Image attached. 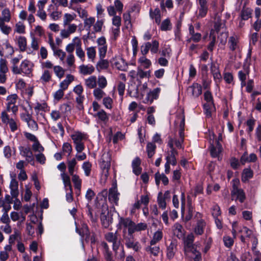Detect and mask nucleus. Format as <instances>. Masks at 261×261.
Wrapping results in <instances>:
<instances>
[{
    "label": "nucleus",
    "instance_id": "obj_1",
    "mask_svg": "<svg viewBox=\"0 0 261 261\" xmlns=\"http://www.w3.org/2000/svg\"><path fill=\"white\" fill-rule=\"evenodd\" d=\"M82 43L81 39L78 37H74L71 42L68 43L65 47V50L67 53L73 52L75 49V54L82 62L85 60V53L82 47Z\"/></svg>",
    "mask_w": 261,
    "mask_h": 261
},
{
    "label": "nucleus",
    "instance_id": "obj_2",
    "mask_svg": "<svg viewBox=\"0 0 261 261\" xmlns=\"http://www.w3.org/2000/svg\"><path fill=\"white\" fill-rule=\"evenodd\" d=\"M251 49L250 48L248 50L246 58L244 62L243 69L238 72V78L241 81V85L242 87H244L246 85V80L247 77L249 76L250 73V65L251 64Z\"/></svg>",
    "mask_w": 261,
    "mask_h": 261
},
{
    "label": "nucleus",
    "instance_id": "obj_3",
    "mask_svg": "<svg viewBox=\"0 0 261 261\" xmlns=\"http://www.w3.org/2000/svg\"><path fill=\"white\" fill-rule=\"evenodd\" d=\"M175 123L176 125L179 124V139L177 140L176 139H172L174 140L173 141V146L175 145V146L178 148H183L182 143L184 141L185 138V117L182 114H179L176 120H175ZM172 138H169V139Z\"/></svg>",
    "mask_w": 261,
    "mask_h": 261
},
{
    "label": "nucleus",
    "instance_id": "obj_4",
    "mask_svg": "<svg viewBox=\"0 0 261 261\" xmlns=\"http://www.w3.org/2000/svg\"><path fill=\"white\" fill-rule=\"evenodd\" d=\"M77 153L82 152L85 149L84 142L88 139V135L80 132H75L71 135Z\"/></svg>",
    "mask_w": 261,
    "mask_h": 261
},
{
    "label": "nucleus",
    "instance_id": "obj_5",
    "mask_svg": "<svg viewBox=\"0 0 261 261\" xmlns=\"http://www.w3.org/2000/svg\"><path fill=\"white\" fill-rule=\"evenodd\" d=\"M233 181L234 184L231 191L232 200L239 201L240 203L244 202L246 199L245 192L243 189H240L237 187V185L238 184L239 182L238 179H233Z\"/></svg>",
    "mask_w": 261,
    "mask_h": 261
},
{
    "label": "nucleus",
    "instance_id": "obj_6",
    "mask_svg": "<svg viewBox=\"0 0 261 261\" xmlns=\"http://www.w3.org/2000/svg\"><path fill=\"white\" fill-rule=\"evenodd\" d=\"M18 96L16 94L9 95L7 97L6 103V110L3 111H6L7 113L12 112L14 115H16L18 110V107L16 105Z\"/></svg>",
    "mask_w": 261,
    "mask_h": 261
},
{
    "label": "nucleus",
    "instance_id": "obj_7",
    "mask_svg": "<svg viewBox=\"0 0 261 261\" xmlns=\"http://www.w3.org/2000/svg\"><path fill=\"white\" fill-rule=\"evenodd\" d=\"M47 107V104L45 102H37L34 107L37 119L41 124H45L46 122L45 112Z\"/></svg>",
    "mask_w": 261,
    "mask_h": 261
},
{
    "label": "nucleus",
    "instance_id": "obj_8",
    "mask_svg": "<svg viewBox=\"0 0 261 261\" xmlns=\"http://www.w3.org/2000/svg\"><path fill=\"white\" fill-rule=\"evenodd\" d=\"M1 120L4 124L8 125L11 131L15 132L18 129V120L15 117L10 118L6 111H2L1 116Z\"/></svg>",
    "mask_w": 261,
    "mask_h": 261
},
{
    "label": "nucleus",
    "instance_id": "obj_9",
    "mask_svg": "<svg viewBox=\"0 0 261 261\" xmlns=\"http://www.w3.org/2000/svg\"><path fill=\"white\" fill-rule=\"evenodd\" d=\"M64 28L61 29L60 36L62 39L69 38L72 34L75 33L78 29V25L75 23L63 24Z\"/></svg>",
    "mask_w": 261,
    "mask_h": 261
},
{
    "label": "nucleus",
    "instance_id": "obj_10",
    "mask_svg": "<svg viewBox=\"0 0 261 261\" xmlns=\"http://www.w3.org/2000/svg\"><path fill=\"white\" fill-rule=\"evenodd\" d=\"M96 43L99 58L100 59H104L106 57L108 49V45L106 38L103 36L98 38L96 40Z\"/></svg>",
    "mask_w": 261,
    "mask_h": 261
},
{
    "label": "nucleus",
    "instance_id": "obj_11",
    "mask_svg": "<svg viewBox=\"0 0 261 261\" xmlns=\"http://www.w3.org/2000/svg\"><path fill=\"white\" fill-rule=\"evenodd\" d=\"M173 141L174 140L171 138L169 139L168 146L170 148L171 150L168 155L166 157V160L167 162L175 166L177 163L176 156L178 154V152L173 147Z\"/></svg>",
    "mask_w": 261,
    "mask_h": 261
},
{
    "label": "nucleus",
    "instance_id": "obj_12",
    "mask_svg": "<svg viewBox=\"0 0 261 261\" xmlns=\"http://www.w3.org/2000/svg\"><path fill=\"white\" fill-rule=\"evenodd\" d=\"M34 64L30 61L24 60L20 64L21 71L23 75L31 77L33 75Z\"/></svg>",
    "mask_w": 261,
    "mask_h": 261
},
{
    "label": "nucleus",
    "instance_id": "obj_13",
    "mask_svg": "<svg viewBox=\"0 0 261 261\" xmlns=\"http://www.w3.org/2000/svg\"><path fill=\"white\" fill-rule=\"evenodd\" d=\"M124 239L128 248L132 249L136 252L139 251L141 248L140 244L135 240L133 234H128V236H125Z\"/></svg>",
    "mask_w": 261,
    "mask_h": 261
},
{
    "label": "nucleus",
    "instance_id": "obj_14",
    "mask_svg": "<svg viewBox=\"0 0 261 261\" xmlns=\"http://www.w3.org/2000/svg\"><path fill=\"white\" fill-rule=\"evenodd\" d=\"M111 153L109 152H103L100 159V166L101 168L104 171L106 170L107 173L111 166Z\"/></svg>",
    "mask_w": 261,
    "mask_h": 261
},
{
    "label": "nucleus",
    "instance_id": "obj_15",
    "mask_svg": "<svg viewBox=\"0 0 261 261\" xmlns=\"http://www.w3.org/2000/svg\"><path fill=\"white\" fill-rule=\"evenodd\" d=\"M133 225L134 222L129 218H124L122 217L119 218V223L118 225L120 228H124V230L127 229L128 234H132Z\"/></svg>",
    "mask_w": 261,
    "mask_h": 261
},
{
    "label": "nucleus",
    "instance_id": "obj_16",
    "mask_svg": "<svg viewBox=\"0 0 261 261\" xmlns=\"http://www.w3.org/2000/svg\"><path fill=\"white\" fill-rule=\"evenodd\" d=\"M194 241V236L192 233H191L187 236L186 238L184 241V245H185V254L187 256L189 255V253L190 252L192 251V250L195 249L193 246V242Z\"/></svg>",
    "mask_w": 261,
    "mask_h": 261
},
{
    "label": "nucleus",
    "instance_id": "obj_17",
    "mask_svg": "<svg viewBox=\"0 0 261 261\" xmlns=\"http://www.w3.org/2000/svg\"><path fill=\"white\" fill-rule=\"evenodd\" d=\"M108 14L113 16L112 24L114 27H120L121 24V18L120 16L116 15V11L114 6H110L107 7Z\"/></svg>",
    "mask_w": 261,
    "mask_h": 261
},
{
    "label": "nucleus",
    "instance_id": "obj_18",
    "mask_svg": "<svg viewBox=\"0 0 261 261\" xmlns=\"http://www.w3.org/2000/svg\"><path fill=\"white\" fill-rule=\"evenodd\" d=\"M20 154L25 158L28 163H34V158L33 152L29 147L20 146L19 147Z\"/></svg>",
    "mask_w": 261,
    "mask_h": 261
},
{
    "label": "nucleus",
    "instance_id": "obj_19",
    "mask_svg": "<svg viewBox=\"0 0 261 261\" xmlns=\"http://www.w3.org/2000/svg\"><path fill=\"white\" fill-rule=\"evenodd\" d=\"M228 46L230 50L232 51H240L241 48L239 38L237 36H231L228 41Z\"/></svg>",
    "mask_w": 261,
    "mask_h": 261
},
{
    "label": "nucleus",
    "instance_id": "obj_20",
    "mask_svg": "<svg viewBox=\"0 0 261 261\" xmlns=\"http://www.w3.org/2000/svg\"><path fill=\"white\" fill-rule=\"evenodd\" d=\"M119 193L118 192L116 185H113L109 191V200L112 203L118 204Z\"/></svg>",
    "mask_w": 261,
    "mask_h": 261
},
{
    "label": "nucleus",
    "instance_id": "obj_21",
    "mask_svg": "<svg viewBox=\"0 0 261 261\" xmlns=\"http://www.w3.org/2000/svg\"><path fill=\"white\" fill-rule=\"evenodd\" d=\"M198 6V17H204L206 16L208 11V4L207 0H196Z\"/></svg>",
    "mask_w": 261,
    "mask_h": 261
},
{
    "label": "nucleus",
    "instance_id": "obj_22",
    "mask_svg": "<svg viewBox=\"0 0 261 261\" xmlns=\"http://www.w3.org/2000/svg\"><path fill=\"white\" fill-rule=\"evenodd\" d=\"M10 194L13 198H16L19 195L18 182L13 177L10 184Z\"/></svg>",
    "mask_w": 261,
    "mask_h": 261
},
{
    "label": "nucleus",
    "instance_id": "obj_23",
    "mask_svg": "<svg viewBox=\"0 0 261 261\" xmlns=\"http://www.w3.org/2000/svg\"><path fill=\"white\" fill-rule=\"evenodd\" d=\"M15 41L19 47L20 51H25L27 48V40L24 36H16L15 38Z\"/></svg>",
    "mask_w": 261,
    "mask_h": 261
},
{
    "label": "nucleus",
    "instance_id": "obj_24",
    "mask_svg": "<svg viewBox=\"0 0 261 261\" xmlns=\"http://www.w3.org/2000/svg\"><path fill=\"white\" fill-rule=\"evenodd\" d=\"M188 92L195 97H198L202 93V87L198 83H194L188 89Z\"/></svg>",
    "mask_w": 261,
    "mask_h": 261
},
{
    "label": "nucleus",
    "instance_id": "obj_25",
    "mask_svg": "<svg viewBox=\"0 0 261 261\" xmlns=\"http://www.w3.org/2000/svg\"><path fill=\"white\" fill-rule=\"evenodd\" d=\"M13 12L10 10L8 7L4 8L1 11V17H0V21H6L9 22L12 17Z\"/></svg>",
    "mask_w": 261,
    "mask_h": 261
},
{
    "label": "nucleus",
    "instance_id": "obj_26",
    "mask_svg": "<svg viewBox=\"0 0 261 261\" xmlns=\"http://www.w3.org/2000/svg\"><path fill=\"white\" fill-rule=\"evenodd\" d=\"M105 239L109 242L113 243V248L114 250L117 249L119 243L117 241V236L116 233L111 232H108L105 234Z\"/></svg>",
    "mask_w": 261,
    "mask_h": 261
},
{
    "label": "nucleus",
    "instance_id": "obj_27",
    "mask_svg": "<svg viewBox=\"0 0 261 261\" xmlns=\"http://www.w3.org/2000/svg\"><path fill=\"white\" fill-rule=\"evenodd\" d=\"M113 65L120 70H125L127 65L125 61L120 57H116L113 60Z\"/></svg>",
    "mask_w": 261,
    "mask_h": 261
},
{
    "label": "nucleus",
    "instance_id": "obj_28",
    "mask_svg": "<svg viewBox=\"0 0 261 261\" xmlns=\"http://www.w3.org/2000/svg\"><path fill=\"white\" fill-rule=\"evenodd\" d=\"M257 160V156L255 154L252 153L248 154L247 152L244 153L240 159V162L242 164L244 165L246 163L254 162Z\"/></svg>",
    "mask_w": 261,
    "mask_h": 261
},
{
    "label": "nucleus",
    "instance_id": "obj_29",
    "mask_svg": "<svg viewBox=\"0 0 261 261\" xmlns=\"http://www.w3.org/2000/svg\"><path fill=\"white\" fill-rule=\"evenodd\" d=\"M206 226V223L203 219L197 221L196 224L194 227V231L197 235H201L204 232V229Z\"/></svg>",
    "mask_w": 261,
    "mask_h": 261
},
{
    "label": "nucleus",
    "instance_id": "obj_30",
    "mask_svg": "<svg viewBox=\"0 0 261 261\" xmlns=\"http://www.w3.org/2000/svg\"><path fill=\"white\" fill-rule=\"evenodd\" d=\"M102 225L105 228H108L112 222V217L109 215V212H102L100 215Z\"/></svg>",
    "mask_w": 261,
    "mask_h": 261
},
{
    "label": "nucleus",
    "instance_id": "obj_31",
    "mask_svg": "<svg viewBox=\"0 0 261 261\" xmlns=\"http://www.w3.org/2000/svg\"><path fill=\"white\" fill-rule=\"evenodd\" d=\"M138 62L139 64L138 68L141 69H148L152 65L151 61L147 59L146 56H141L140 57Z\"/></svg>",
    "mask_w": 261,
    "mask_h": 261
},
{
    "label": "nucleus",
    "instance_id": "obj_32",
    "mask_svg": "<svg viewBox=\"0 0 261 261\" xmlns=\"http://www.w3.org/2000/svg\"><path fill=\"white\" fill-rule=\"evenodd\" d=\"M93 116L97 118L98 121L103 124H106L109 120V116L103 110H100L96 113L93 114Z\"/></svg>",
    "mask_w": 261,
    "mask_h": 261
},
{
    "label": "nucleus",
    "instance_id": "obj_33",
    "mask_svg": "<svg viewBox=\"0 0 261 261\" xmlns=\"http://www.w3.org/2000/svg\"><path fill=\"white\" fill-rule=\"evenodd\" d=\"M74 80V77L71 74H67L65 80L60 83V88L63 91L66 90L68 89L69 85Z\"/></svg>",
    "mask_w": 261,
    "mask_h": 261
},
{
    "label": "nucleus",
    "instance_id": "obj_34",
    "mask_svg": "<svg viewBox=\"0 0 261 261\" xmlns=\"http://www.w3.org/2000/svg\"><path fill=\"white\" fill-rule=\"evenodd\" d=\"M176 251L177 245L175 243L172 242L167 248L166 255L168 258L170 259L173 258Z\"/></svg>",
    "mask_w": 261,
    "mask_h": 261
},
{
    "label": "nucleus",
    "instance_id": "obj_35",
    "mask_svg": "<svg viewBox=\"0 0 261 261\" xmlns=\"http://www.w3.org/2000/svg\"><path fill=\"white\" fill-rule=\"evenodd\" d=\"M210 152L213 158L217 157L221 152L222 148L221 145L219 143H217L216 146H214L211 142Z\"/></svg>",
    "mask_w": 261,
    "mask_h": 261
},
{
    "label": "nucleus",
    "instance_id": "obj_36",
    "mask_svg": "<svg viewBox=\"0 0 261 261\" xmlns=\"http://www.w3.org/2000/svg\"><path fill=\"white\" fill-rule=\"evenodd\" d=\"M10 218L14 222L19 221L20 223H22L25 220V216L22 212H12L10 213Z\"/></svg>",
    "mask_w": 261,
    "mask_h": 261
},
{
    "label": "nucleus",
    "instance_id": "obj_37",
    "mask_svg": "<svg viewBox=\"0 0 261 261\" xmlns=\"http://www.w3.org/2000/svg\"><path fill=\"white\" fill-rule=\"evenodd\" d=\"M141 164V161L139 158H136L132 162V166L133 168V171L134 174L137 175H139L141 172L142 169L140 165Z\"/></svg>",
    "mask_w": 261,
    "mask_h": 261
},
{
    "label": "nucleus",
    "instance_id": "obj_38",
    "mask_svg": "<svg viewBox=\"0 0 261 261\" xmlns=\"http://www.w3.org/2000/svg\"><path fill=\"white\" fill-rule=\"evenodd\" d=\"M52 72L48 70L45 69L40 77V82L43 84L49 83L51 80Z\"/></svg>",
    "mask_w": 261,
    "mask_h": 261
},
{
    "label": "nucleus",
    "instance_id": "obj_39",
    "mask_svg": "<svg viewBox=\"0 0 261 261\" xmlns=\"http://www.w3.org/2000/svg\"><path fill=\"white\" fill-rule=\"evenodd\" d=\"M174 234L178 238H181L184 236V229L180 224L176 223L173 227Z\"/></svg>",
    "mask_w": 261,
    "mask_h": 261
},
{
    "label": "nucleus",
    "instance_id": "obj_40",
    "mask_svg": "<svg viewBox=\"0 0 261 261\" xmlns=\"http://www.w3.org/2000/svg\"><path fill=\"white\" fill-rule=\"evenodd\" d=\"M155 184L157 186L160 185V181H162L164 185L168 184L169 180L168 177L164 174H160L157 172L154 175Z\"/></svg>",
    "mask_w": 261,
    "mask_h": 261
},
{
    "label": "nucleus",
    "instance_id": "obj_41",
    "mask_svg": "<svg viewBox=\"0 0 261 261\" xmlns=\"http://www.w3.org/2000/svg\"><path fill=\"white\" fill-rule=\"evenodd\" d=\"M80 72L84 75L92 74L94 71V68L91 65H82L79 67Z\"/></svg>",
    "mask_w": 261,
    "mask_h": 261
},
{
    "label": "nucleus",
    "instance_id": "obj_42",
    "mask_svg": "<svg viewBox=\"0 0 261 261\" xmlns=\"http://www.w3.org/2000/svg\"><path fill=\"white\" fill-rule=\"evenodd\" d=\"M97 84V78L94 75L89 76L85 80V84L86 86L90 89L95 88Z\"/></svg>",
    "mask_w": 261,
    "mask_h": 261
},
{
    "label": "nucleus",
    "instance_id": "obj_43",
    "mask_svg": "<svg viewBox=\"0 0 261 261\" xmlns=\"http://www.w3.org/2000/svg\"><path fill=\"white\" fill-rule=\"evenodd\" d=\"M76 17V15L74 13H65L63 17V24H72L71 22L75 19Z\"/></svg>",
    "mask_w": 261,
    "mask_h": 261
},
{
    "label": "nucleus",
    "instance_id": "obj_44",
    "mask_svg": "<svg viewBox=\"0 0 261 261\" xmlns=\"http://www.w3.org/2000/svg\"><path fill=\"white\" fill-rule=\"evenodd\" d=\"M150 16L152 19L155 20V22L159 24L161 22V12L159 9H155L153 11L150 10Z\"/></svg>",
    "mask_w": 261,
    "mask_h": 261
},
{
    "label": "nucleus",
    "instance_id": "obj_45",
    "mask_svg": "<svg viewBox=\"0 0 261 261\" xmlns=\"http://www.w3.org/2000/svg\"><path fill=\"white\" fill-rule=\"evenodd\" d=\"M216 34H215V31L211 30L210 34V40L211 42L207 46V49L210 51H213L216 43Z\"/></svg>",
    "mask_w": 261,
    "mask_h": 261
},
{
    "label": "nucleus",
    "instance_id": "obj_46",
    "mask_svg": "<svg viewBox=\"0 0 261 261\" xmlns=\"http://www.w3.org/2000/svg\"><path fill=\"white\" fill-rule=\"evenodd\" d=\"M72 176V180L74 184V188L78 190L79 193L81 192L82 187V179L76 174L71 175Z\"/></svg>",
    "mask_w": 261,
    "mask_h": 261
},
{
    "label": "nucleus",
    "instance_id": "obj_47",
    "mask_svg": "<svg viewBox=\"0 0 261 261\" xmlns=\"http://www.w3.org/2000/svg\"><path fill=\"white\" fill-rule=\"evenodd\" d=\"M103 88L99 87L95 88L93 92V96L97 100H101L105 95L106 93L103 91Z\"/></svg>",
    "mask_w": 261,
    "mask_h": 261
},
{
    "label": "nucleus",
    "instance_id": "obj_48",
    "mask_svg": "<svg viewBox=\"0 0 261 261\" xmlns=\"http://www.w3.org/2000/svg\"><path fill=\"white\" fill-rule=\"evenodd\" d=\"M73 10L78 14L79 17L81 19L84 20L88 17V13L85 9H84L81 7H77L73 8Z\"/></svg>",
    "mask_w": 261,
    "mask_h": 261
},
{
    "label": "nucleus",
    "instance_id": "obj_49",
    "mask_svg": "<svg viewBox=\"0 0 261 261\" xmlns=\"http://www.w3.org/2000/svg\"><path fill=\"white\" fill-rule=\"evenodd\" d=\"M72 151V147L71 145L68 142H65L63 143L62 147V153L64 155H66L67 156H69Z\"/></svg>",
    "mask_w": 261,
    "mask_h": 261
},
{
    "label": "nucleus",
    "instance_id": "obj_50",
    "mask_svg": "<svg viewBox=\"0 0 261 261\" xmlns=\"http://www.w3.org/2000/svg\"><path fill=\"white\" fill-rule=\"evenodd\" d=\"M204 113L206 117H211L212 116V112L214 110V102L206 103L203 105Z\"/></svg>",
    "mask_w": 261,
    "mask_h": 261
},
{
    "label": "nucleus",
    "instance_id": "obj_51",
    "mask_svg": "<svg viewBox=\"0 0 261 261\" xmlns=\"http://www.w3.org/2000/svg\"><path fill=\"white\" fill-rule=\"evenodd\" d=\"M14 33L20 34H23L25 33V26L21 21L17 22L14 29Z\"/></svg>",
    "mask_w": 261,
    "mask_h": 261
},
{
    "label": "nucleus",
    "instance_id": "obj_52",
    "mask_svg": "<svg viewBox=\"0 0 261 261\" xmlns=\"http://www.w3.org/2000/svg\"><path fill=\"white\" fill-rule=\"evenodd\" d=\"M6 21H0V31L6 35H8L12 31L11 27L6 24Z\"/></svg>",
    "mask_w": 261,
    "mask_h": 261
},
{
    "label": "nucleus",
    "instance_id": "obj_53",
    "mask_svg": "<svg viewBox=\"0 0 261 261\" xmlns=\"http://www.w3.org/2000/svg\"><path fill=\"white\" fill-rule=\"evenodd\" d=\"M83 20L84 26L87 31H90L91 27L93 26L95 22V19L94 17H87Z\"/></svg>",
    "mask_w": 261,
    "mask_h": 261
},
{
    "label": "nucleus",
    "instance_id": "obj_54",
    "mask_svg": "<svg viewBox=\"0 0 261 261\" xmlns=\"http://www.w3.org/2000/svg\"><path fill=\"white\" fill-rule=\"evenodd\" d=\"M149 48L152 54H156L159 50V42L156 40H152L149 42Z\"/></svg>",
    "mask_w": 261,
    "mask_h": 261
},
{
    "label": "nucleus",
    "instance_id": "obj_55",
    "mask_svg": "<svg viewBox=\"0 0 261 261\" xmlns=\"http://www.w3.org/2000/svg\"><path fill=\"white\" fill-rule=\"evenodd\" d=\"M253 176L252 171L249 168L244 169L242 175V180L243 182H246L249 179Z\"/></svg>",
    "mask_w": 261,
    "mask_h": 261
},
{
    "label": "nucleus",
    "instance_id": "obj_56",
    "mask_svg": "<svg viewBox=\"0 0 261 261\" xmlns=\"http://www.w3.org/2000/svg\"><path fill=\"white\" fill-rule=\"evenodd\" d=\"M163 238V232L161 230H158L153 234L152 239L150 242V245L153 246L159 242Z\"/></svg>",
    "mask_w": 261,
    "mask_h": 261
},
{
    "label": "nucleus",
    "instance_id": "obj_57",
    "mask_svg": "<svg viewBox=\"0 0 261 261\" xmlns=\"http://www.w3.org/2000/svg\"><path fill=\"white\" fill-rule=\"evenodd\" d=\"M82 168L84 171V174L86 176H89L91 174L92 164L89 161L83 163Z\"/></svg>",
    "mask_w": 261,
    "mask_h": 261
},
{
    "label": "nucleus",
    "instance_id": "obj_58",
    "mask_svg": "<svg viewBox=\"0 0 261 261\" xmlns=\"http://www.w3.org/2000/svg\"><path fill=\"white\" fill-rule=\"evenodd\" d=\"M76 164L77 162L75 158H73L70 160L67 161L68 171L70 175H73L74 174Z\"/></svg>",
    "mask_w": 261,
    "mask_h": 261
},
{
    "label": "nucleus",
    "instance_id": "obj_59",
    "mask_svg": "<svg viewBox=\"0 0 261 261\" xmlns=\"http://www.w3.org/2000/svg\"><path fill=\"white\" fill-rule=\"evenodd\" d=\"M211 71L213 73L214 79L216 83H219L222 79L221 75L218 70L217 68L215 66H212L211 67Z\"/></svg>",
    "mask_w": 261,
    "mask_h": 261
},
{
    "label": "nucleus",
    "instance_id": "obj_60",
    "mask_svg": "<svg viewBox=\"0 0 261 261\" xmlns=\"http://www.w3.org/2000/svg\"><path fill=\"white\" fill-rule=\"evenodd\" d=\"M87 55L89 59L91 61H94L96 57V49L95 47L91 46L86 48Z\"/></svg>",
    "mask_w": 261,
    "mask_h": 261
},
{
    "label": "nucleus",
    "instance_id": "obj_61",
    "mask_svg": "<svg viewBox=\"0 0 261 261\" xmlns=\"http://www.w3.org/2000/svg\"><path fill=\"white\" fill-rule=\"evenodd\" d=\"M146 251L149 253L156 256H158L160 251V248L159 246H151L147 247L145 248Z\"/></svg>",
    "mask_w": 261,
    "mask_h": 261
},
{
    "label": "nucleus",
    "instance_id": "obj_62",
    "mask_svg": "<svg viewBox=\"0 0 261 261\" xmlns=\"http://www.w3.org/2000/svg\"><path fill=\"white\" fill-rule=\"evenodd\" d=\"M109 65V64L107 60H104V59H100V60L97 63L96 69L99 71L108 68Z\"/></svg>",
    "mask_w": 261,
    "mask_h": 261
},
{
    "label": "nucleus",
    "instance_id": "obj_63",
    "mask_svg": "<svg viewBox=\"0 0 261 261\" xmlns=\"http://www.w3.org/2000/svg\"><path fill=\"white\" fill-rule=\"evenodd\" d=\"M147 225L145 223H139L136 224L134 222L132 234L135 231H139L141 230H144L147 228Z\"/></svg>",
    "mask_w": 261,
    "mask_h": 261
},
{
    "label": "nucleus",
    "instance_id": "obj_64",
    "mask_svg": "<svg viewBox=\"0 0 261 261\" xmlns=\"http://www.w3.org/2000/svg\"><path fill=\"white\" fill-rule=\"evenodd\" d=\"M156 146L154 143H148L146 146V150L148 154V156L151 158L155 153Z\"/></svg>",
    "mask_w": 261,
    "mask_h": 261
}]
</instances>
